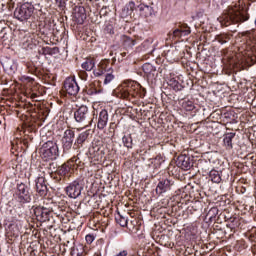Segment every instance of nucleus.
<instances>
[{"label":"nucleus","mask_w":256,"mask_h":256,"mask_svg":"<svg viewBox=\"0 0 256 256\" xmlns=\"http://www.w3.org/2000/svg\"><path fill=\"white\" fill-rule=\"evenodd\" d=\"M42 55H57V53H59V48L57 47H49V46H46V47H43L42 48Z\"/></svg>","instance_id":"obj_34"},{"label":"nucleus","mask_w":256,"mask_h":256,"mask_svg":"<svg viewBox=\"0 0 256 256\" xmlns=\"http://www.w3.org/2000/svg\"><path fill=\"white\" fill-rule=\"evenodd\" d=\"M116 221L120 227H127V223H129V219L121 214H118Z\"/></svg>","instance_id":"obj_37"},{"label":"nucleus","mask_w":256,"mask_h":256,"mask_svg":"<svg viewBox=\"0 0 256 256\" xmlns=\"http://www.w3.org/2000/svg\"><path fill=\"white\" fill-rule=\"evenodd\" d=\"M217 215H219V209L217 207H212L206 214V218L209 221L213 222L215 221V218L217 217Z\"/></svg>","instance_id":"obj_33"},{"label":"nucleus","mask_w":256,"mask_h":256,"mask_svg":"<svg viewBox=\"0 0 256 256\" xmlns=\"http://www.w3.org/2000/svg\"><path fill=\"white\" fill-rule=\"evenodd\" d=\"M137 7L135 6V2L130 1L128 4L125 5V7L122 9V15L123 17H129L130 15H133V11H135Z\"/></svg>","instance_id":"obj_24"},{"label":"nucleus","mask_w":256,"mask_h":256,"mask_svg":"<svg viewBox=\"0 0 256 256\" xmlns=\"http://www.w3.org/2000/svg\"><path fill=\"white\" fill-rule=\"evenodd\" d=\"M74 119L76 123H80L84 125V127H89L91 123H93V119H91V113L89 112V108L85 105L80 106L74 112Z\"/></svg>","instance_id":"obj_9"},{"label":"nucleus","mask_w":256,"mask_h":256,"mask_svg":"<svg viewBox=\"0 0 256 256\" xmlns=\"http://www.w3.org/2000/svg\"><path fill=\"white\" fill-rule=\"evenodd\" d=\"M78 75H79V77H80V79H81L82 81H87L88 75H87V72H86V71H80V72L78 73Z\"/></svg>","instance_id":"obj_44"},{"label":"nucleus","mask_w":256,"mask_h":256,"mask_svg":"<svg viewBox=\"0 0 256 256\" xmlns=\"http://www.w3.org/2000/svg\"><path fill=\"white\" fill-rule=\"evenodd\" d=\"M89 159L95 163H101L105 157V148L101 144L93 143L87 153Z\"/></svg>","instance_id":"obj_11"},{"label":"nucleus","mask_w":256,"mask_h":256,"mask_svg":"<svg viewBox=\"0 0 256 256\" xmlns=\"http://www.w3.org/2000/svg\"><path fill=\"white\" fill-rule=\"evenodd\" d=\"M170 85L173 87L174 91H181V84L177 80H170Z\"/></svg>","instance_id":"obj_41"},{"label":"nucleus","mask_w":256,"mask_h":256,"mask_svg":"<svg viewBox=\"0 0 256 256\" xmlns=\"http://www.w3.org/2000/svg\"><path fill=\"white\" fill-rule=\"evenodd\" d=\"M181 107L184 111H193L195 109V102L193 100H182Z\"/></svg>","instance_id":"obj_31"},{"label":"nucleus","mask_w":256,"mask_h":256,"mask_svg":"<svg viewBox=\"0 0 256 256\" xmlns=\"http://www.w3.org/2000/svg\"><path fill=\"white\" fill-rule=\"evenodd\" d=\"M65 191L70 199H77L83 191V184L79 180H74L66 187Z\"/></svg>","instance_id":"obj_13"},{"label":"nucleus","mask_w":256,"mask_h":256,"mask_svg":"<svg viewBox=\"0 0 256 256\" xmlns=\"http://www.w3.org/2000/svg\"><path fill=\"white\" fill-rule=\"evenodd\" d=\"M93 241H95V236H93L92 234L86 235V243H88V245H91Z\"/></svg>","instance_id":"obj_43"},{"label":"nucleus","mask_w":256,"mask_h":256,"mask_svg":"<svg viewBox=\"0 0 256 256\" xmlns=\"http://www.w3.org/2000/svg\"><path fill=\"white\" fill-rule=\"evenodd\" d=\"M116 129H117V124L115 122H111L109 126V131L115 132Z\"/></svg>","instance_id":"obj_47"},{"label":"nucleus","mask_w":256,"mask_h":256,"mask_svg":"<svg viewBox=\"0 0 256 256\" xmlns=\"http://www.w3.org/2000/svg\"><path fill=\"white\" fill-rule=\"evenodd\" d=\"M87 139H89V130L81 132L78 135V137L76 138V140L74 142V147H76V149H81V147H83V145L85 144V141H87Z\"/></svg>","instance_id":"obj_20"},{"label":"nucleus","mask_w":256,"mask_h":256,"mask_svg":"<svg viewBox=\"0 0 256 256\" xmlns=\"http://www.w3.org/2000/svg\"><path fill=\"white\" fill-rule=\"evenodd\" d=\"M142 51H145L148 55H151V53L155 51V47L153 46V40H145L142 43Z\"/></svg>","instance_id":"obj_28"},{"label":"nucleus","mask_w":256,"mask_h":256,"mask_svg":"<svg viewBox=\"0 0 256 256\" xmlns=\"http://www.w3.org/2000/svg\"><path fill=\"white\" fill-rule=\"evenodd\" d=\"M1 65L6 73L13 74L17 71V62L11 58H3Z\"/></svg>","instance_id":"obj_17"},{"label":"nucleus","mask_w":256,"mask_h":256,"mask_svg":"<svg viewBox=\"0 0 256 256\" xmlns=\"http://www.w3.org/2000/svg\"><path fill=\"white\" fill-rule=\"evenodd\" d=\"M58 7H63V5H65V1L64 0H55Z\"/></svg>","instance_id":"obj_48"},{"label":"nucleus","mask_w":256,"mask_h":256,"mask_svg":"<svg viewBox=\"0 0 256 256\" xmlns=\"http://www.w3.org/2000/svg\"><path fill=\"white\" fill-rule=\"evenodd\" d=\"M34 11L35 7L33 6V4L26 2L15 9L14 17H16L18 21H27V19H29L31 15H33Z\"/></svg>","instance_id":"obj_10"},{"label":"nucleus","mask_w":256,"mask_h":256,"mask_svg":"<svg viewBox=\"0 0 256 256\" xmlns=\"http://www.w3.org/2000/svg\"><path fill=\"white\" fill-rule=\"evenodd\" d=\"M86 93H87V95H99V93H101V89H97L95 84H90L86 88Z\"/></svg>","instance_id":"obj_36"},{"label":"nucleus","mask_w":256,"mask_h":256,"mask_svg":"<svg viewBox=\"0 0 256 256\" xmlns=\"http://www.w3.org/2000/svg\"><path fill=\"white\" fill-rule=\"evenodd\" d=\"M37 97H39L37 94H35V93H32V94H31V99H35V98H37Z\"/></svg>","instance_id":"obj_50"},{"label":"nucleus","mask_w":256,"mask_h":256,"mask_svg":"<svg viewBox=\"0 0 256 256\" xmlns=\"http://www.w3.org/2000/svg\"><path fill=\"white\" fill-rule=\"evenodd\" d=\"M80 161L77 156L72 157L67 163L62 164L57 168V164L55 162H51L49 164V169L51 173H57L60 177H65L68 173H71V170L75 165H79Z\"/></svg>","instance_id":"obj_6"},{"label":"nucleus","mask_w":256,"mask_h":256,"mask_svg":"<svg viewBox=\"0 0 256 256\" xmlns=\"http://www.w3.org/2000/svg\"><path fill=\"white\" fill-rule=\"evenodd\" d=\"M73 141H75V131L71 129L65 130L62 137V149L63 153H68L73 147Z\"/></svg>","instance_id":"obj_12"},{"label":"nucleus","mask_w":256,"mask_h":256,"mask_svg":"<svg viewBox=\"0 0 256 256\" xmlns=\"http://www.w3.org/2000/svg\"><path fill=\"white\" fill-rule=\"evenodd\" d=\"M120 56H121V58L118 57V61H123V58H124V57H127V52H122V53H120Z\"/></svg>","instance_id":"obj_49"},{"label":"nucleus","mask_w":256,"mask_h":256,"mask_svg":"<svg viewBox=\"0 0 256 256\" xmlns=\"http://www.w3.org/2000/svg\"><path fill=\"white\" fill-rule=\"evenodd\" d=\"M48 208L50 209V215H55L62 223H67V206L63 205V202H54L51 199L47 200Z\"/></svg>","instance_id":"obj_7"},{"label":"nucleus","mask_w":256,"mask_h":256,"mask_svg":"<svg viewBox=\"0 0 256 256\" xmlns=\"http://www.w3.org/2000/svg\"><path fill=\"white\" fill-rule=\"evenodd\" d=\"M75 19H77L78 25H83L85 19H87V14L85 13V7L80 6L76 9L74 14Z\"/></svg>","instance_id":"obj_22"},{"label":"nucleus","mask_w":256,"mask_h":256,"mask_svg":"<svg viewBox=\"0 0 256 256\" xmlns=\"http://www.w3.org/2000/svg\"><path fill=\"white\" fill-rule=\"evenodd\" d=\"M40 155L44 161H56L59 157V145L57 141L48 140L40 148Z\"/></svg>","instance_id":"obj_3"},{"label":"nucleus","mask_w":256,"mask_h":256,"mask_svg":"<svg viewBox=\"0 0 256 256\" xmlns=\"http://www.w3.org/2000/svg\"><path fill=\"white\" fill-rule=\"evenodd\" d=\"M178 29L179 31H190L191 33V28L187 24L181 25Z\"/></svg>","instance_id":"obj_46"},{"label":"nucleus","mask_w":256,"mask_h":256,"mask_svg":"<svg viewBox=\"0 0 256 256\" xmlns=\"http://www.w3.org/2000/svg\"><path fill=\"white\" fill-rule=\"evenodd\" d=\"M64 89L68 95L76 97L79 93V84L75 78L68 77L64 81Z\"/></svg>","instance_id":"obj_15"},{"label":"nucleus","mask_w":256,"mask_h":256,"mask_svg":"<svg viewBox=\"0 0 256 256\" xmlns=\"http://www.w3.org/2000/svg\"><path fill=\"white\" fill-rule=\"evenodd\" d=\"M109 123V112L105 109L101 110L98 116L97 129L103 131Z\"/></svg>","instance_id":"obj_18"},{"label":"nucleus","mask_w":256,"mask_h":256,"mask_svg":"<svg viewBox=\"0 0 256 256\" xmlns=\"http://www.w3.org/2000/svg\"><path fill=\"white\" fill-rule=\"evenodd\" d=\"M121 41H122V47H124V49H126V51L129 49H133V47H135V45H137V40H135L127 35H122Z\"/></svg>","instance_id":"obj_21"},{"label":"nucleus","mask_w":256,"mask_h":256,"mask_svg":"<svg viewBox=\"0 0 256 256\" xmlns=\"http://www.w3.org/2000/svg\"><path fill=\"white\" fill-rule=\"evenodd\" d=\"M111 67L109 60H102L98 68L93 71L95 77H102V75H105L108 68Z\"/></svg>","instance_id":"obj_19"},{"label":"nucleus","mask_w":256,"mask_h":256,"mask_svg":"<svg viewBox=\"0 0 256 256\" xmlns=\"http://www.w3.org/2000/svg\"><path fill=\"white\" fill-rule=\"evenodd\" d=\"M26 43H28V44H27V47H30V48H31V43H29V38H27Z\"/></svg>","instance_id":"obj_51"},{"label":"nucleus","mask_w":256,"mask_h":256,"mask_svg":"<svg viewBox=\"0 0 256 256\" xmlns=\"http://www.w3.org/2000/svg\"><path fill=\"white\" fill-rule=\"evenodd\" d=\"M81 67L84 71H93V69H95V59L87 58L85 62L82 63Z\"/></svg>","instance_id":"obj_29"},{"label":"nucleus","mask_w":256,"mask_h":256,"mask_svg":"<svg viewBox=\"0 0 256 256\" xmlns=\"http://www.w3.org/2000/svg\"><path fill=\"white\" fill-rule=\"evenodd\" d=\"M26 68L28 73H31V75H37V67L33 64V62H28L26 64Z\"/></svg>","instance_id":"obj_38"},{"label":"nucleus","mask_w":256,"mask_h":256,"mask_svg":"<svg viewBox=\"0 0 256 256\" xmlns=\"http://www.w3.org/2000/svg\"><path fill=\"white\" fill-rule=\"evenodd\" d=\"M28 179L29 181H35L36 191L40 197L47 195V181L45 180V174L41 172V168L31 169Z\"/></svg>","instance_id":"obj_2"},{"label":"nucleus","mask_w":256,"mask_h":256,"mask_svg":"<svg viewBox=\"0 0 256 256\" xmlns=\"http://www.w3.org/2000/svg\"><path fill=\"white\" fill-rule=\"evenodd\" d=\"M137 9L140 11V12H143L145 11V9L149 10V6L145 5V4H139L137 6Z\"/></svg>","instance_id":"obj_45"},{"label":"nucleus","mask_w":256,"mask_h":256,"mask_svg":"<svg viewBox=\"0 0 256 256\" xmlns=\"http://www.w3.org/2000/svg\"><path fill=\"white\" fill-rule=\"evenodd\" d=\"M233 139H235V133L231 132L224 136L223 143L227 151L233 149Z\"/></svg>","instance_id":"obj_23"},{"label":"nucleus","mask_w":256,"mask_h":256,"mask_svg":"<svg viewBox=\"0 0 256 256\" xmlns=\"http://www.w3.org/2000/svg\"><path fill=\"white\" fill-rule=\"evenodd\" d=\"M30 107H33V104H29Z\"/></svg>","instance_id":"obj_54"},{"label":"nucleus","mask_w":256,"mask_h":256,"mask_svg":"<svg viewBox=\"0 0 256 256\" xmlns=\"http://www.w3.org/2000/svg\"><path fill=\"white\" fill-rule=\"evenodd\" d=\"M33 101H39V97L32 99Z\"/></svg>","instance_id":"obj_52"},{"label":"nucleus","mask_w":256,"mask_h":256,"mask_svg":"<svg viewBox=\"0 0 256 256\" xmlns=\"http://www.w3.org/2000/svg\"><path fill=\"white\" fill-rule=\"evenodd\" d=\"M32 211L36 217V220L40 223H49L48 229H53V225L55 224V220H53V215H51V211L49 209L48 202H44L43 205H34L32 206Z\"/></svg>","instance_id":"obj_1"},{"label":"nucleus","mask_w":256,"mask_h":256,"mask_svg":"<svg viewBox=\"0 0 256 256\" xmlns=\"http://www.w3.org/2000/svg\"><path fill=\"white\" fill-rule=\"evenodd\" d=\"M19 217H23V212H21V213L19 214Z\"/></svg>","instance_id":"obj_53"},{"label":"nucleus","mask_w":256,"mask_h":256,"mask_svg":"<svg viewBox=\"0 0 256 256\" xmlns=\"http://www.w3.org/2000/svg\"><path fill=\"white\" fill-rule=\"evenodd\" d=\"M218 42L221 43V45H224V43H227V40L231 39L228 34H222L218 36Z\"/></svg>","instance_id":"obj_39"},{"label":"nucleus","mask_w":256,"mask_h":256,"mask_svg":"<svg viewBox=\"0 0 256 256\" xmlns=\"http://www.w3.org/2000/svg\"><path fill=\"white\" fill-rule=\"evenodd\" d=\"M175 187V181L172 179H162L158 182L156 186V194L163 195V193H168V191H171Z\"/></svg>","instance_id":"obj_14"},{"label":"nucleus","mask_w":256,"mask_h":256,"mask_svg":"<svg viewBox=\"0 0 256 256\" xmlns=\"http://www.w3.org/2000/svg\"><path fill=\"white\" fill-rule=\"evenodd\" d=\"M170 39L178 40L181 39V37H187V35H190L189 30H179V28L175 29L172 33L169 34Z\"/></svg>","instance_id":"obj_25"},{"label":"nucleus","mask_w":256,"mask_h":256,"mask_svg":"<svg viewBox=\"0 0 256 256\" xmlns=\"http://www.w3.org/2000/svg\"><path fill=\"white\" fill-rule=\"evenodd\" d=\"M142 69L147 77H155V73H157V68H155L151 63H145L142 66Z\"/></svg>","instance_id":"obj_26"},{"label":"nucleus","mask_w":256,"mask_h":256,"mask_svg":"<svg viewBox=\"0 0 256 256\" xmlns=\"http://www.w3.org/2000/svg\"><path fill=\"white\" fill-rule=\"evenodd\" d=\"M113 72V65H110V67L107 68V71L104 74V85H109V83L115 80V74H113Z\"/></svg>","instance_id":"obj_27"},{"label":"nucleus","mask_w":256,"mask_h":256,"mask_svg":"<svg viewBox=\"0 0 256 256\" xmlns=\"http://www.w3.org/2000/svg\"><path fill=\"white\" fill-rule=\"evenodd\" d=\"M14 197L18 203L25 205L26 203H31V192L29 186L25 183H19L16 186V191Z\"/></svg>","instance_id":"obj_8"},{"label":"nucleus","mask_w":256,"mask_h":256,"mask_svg":"<svg viewBox=\"0 0 256 256\" xmlns=\"http://www.w3.org/2000/svg\"><path fill=\"white\" fill-rule=\"evenodd\" d=\"M249 19L245 12L240 10H230L228 14L220 17V24L222 27H229V25L243 23Z\"/></svg>","instance_id":"obj_4"},{"label":"nucleus","mask_w":256,"mask_h":256,"mask_svg":"<svg viewBox=\"0 0 256 256\" xmlns=\"http://www.w3.org/2000/svg\"><path fill=\"white\" fill-rule=\"evenodd\" d=\"M122 143L126 149H133V137L131 134L122 137Z\"/></svg>","instance_id":"obj_32"},{"label":"nucleus","mask_w":256,"mask_h":256,"mask_svg":"<svg viewBox=\"0 0 256 256\" xmlns=\"http://www.w3.org/2000/svg\"><path fill=\"white\" fill-rule=\"evenodd\" d=\"M141 89V84L136 81L126 80L122 83V88L120 90V99H126L127 101H131V99H135L137 97V93Z\"/></svg>","instance_id":"obj_5"},{"label":"nucleus","mask_w":256,"mask_h":256,"mask_svg":"<svg viewBox=\"0 0 256 256\" xmlns=\"http://www.w3.org/2000/svg\"><path fill=\"white\" fill-rule=\"evenodd\" d=\"M72 256H85V247L83 245L78 244L74 246L71 250Z\"/></svg>","instance_id":"obj_30"},{"label":"nucleus","mask_w":256,"mask_h":256,"mask_svg":"<svg viewBox=\"0 0 256 256\" xmlns=\"http://www.w3.org/2000/svg\"><path fill=\"white\" fill-rule=\"evenodd\" d=\"M145 95H147V90L142 86H140V89H138V92H137V97H139L140 99H143Z\"/></svg>","instance_id":"obj_42"},{"label":"nucleus","mask_w":256,"mask_h":256,"mask_svg":"<svg viewBox=\"0 0 256 256\" xmlns=\"http://www.w3.org/2000/svg\"><path fill=\"white\" fill-rule=\"evenodd\" d=\"M104 32L107 33L108 35H113V33H115V30L113 28L112 24H106L105 28H104Z\"/></svg>","instance_id":"obj_40"},{"label":"nucleus","mask_w":256,"mask_h":256,"mask_svg":"<svg viewBox=\"0 0 256 256\" xmlns=\"http://www.w3.org/2000/svg\"><path fill=\"white\" fill-rule=\"evenodd\" d=\"M176 164L183 171H189L193 167V160L187 155H180L177 158Z\"/></svg>","instance_id":"obj_16"},{"label":"nucleus","mask_w":256,"mask_h":256,"mask_svg":"<svg viewBox=\"0 0 256 256\" xmlns=\"http://www.w3.org/2000/svg\"><path fill=\"white\" fill-rule=\"evenodd\" d=\"M209 177H210L212 183H221V175L219 174V171L211 170L209 172Z\"/></svg>","instance_id":"obj_35"}]
</instances>
